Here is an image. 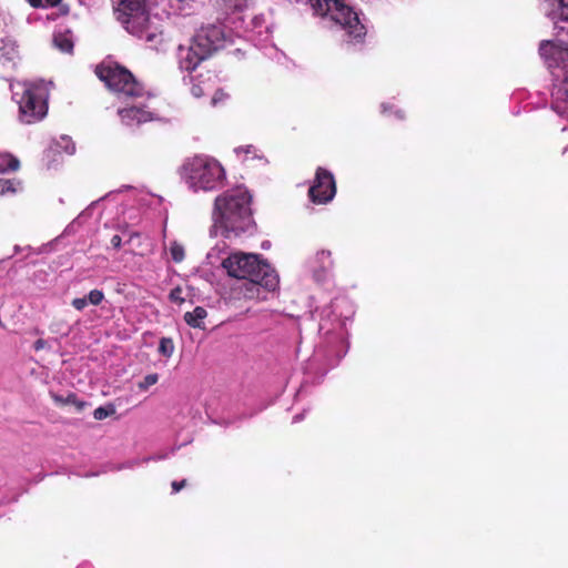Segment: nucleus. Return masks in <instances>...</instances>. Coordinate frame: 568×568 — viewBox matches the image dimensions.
Returning a JSON list of instances; mask_svg holds the SVG:
<instances>
[{
    "mask_svg": "<svg viewBox=\"0 0 568 568\" xmlns=\"http://www.w3.org/2000/svg\"><path fill=\"white\" fill-rule=\"evenodd\" d=\"M252 203L253 195L244 185L227 189L217 195L212 212L215 235L226 240L252 236L257 230Z\"/></svg>",
    "mask_w": 568,
    "mask_h": 568,
    "instance_id": "nucleus-1",
    "label": "nucleus"
},
{
    "mask_svg": "<svg viewBox=\"0 0 568 568\" xmlns=\"http://www.w3.org/2000/svg\"><path fill=\"white\" fill-rule=\"evenodd\" d=\"M539 54L554 78L559 81L552 91L556 108L568 111V39L541 41Z\"/></svg>",
    "mask_w": 568,
    "mask_h": 568,
    "instance_id": "nucleus-2",
    "label": "nucleus"
},
{
    "mask_svg": "<svg viewBox=\"0 0 568 568\" xmlns=\"http://www.w3.org/2000/svg\"><path fill=\"white\" fill-rule=\"evenodd\" d=\"M222 266L230 276L248 280L268 291H274L278 285L275 270L268 263L260 261L256 254L234 253L223 260Z\"/></svg>",
    "mask_w": 568,
    "mask_h": 568,
    "instance_id": "nucleus-3",
    "label": "nucleus"
},
{
    "mask_svg": "<svg viewBox=\"0 0 568 568\" xmlns=\"http://www.w3.org/2000/svg\"><path fill=\"white\" fill-rule=\"evenodd\" d=\"M94 74L105 88L119 98L135 99L144 95V85L119 62L104 59L94 68Z\"/></svg>",
    "mask_w": 568,
    "mask_h": 568,
    "instance_id": "nucleus-4",
    "label": "nucleus"
},
{
    "mask_svg": "<svg viewBox=\"0 0 568 568\" xmlns=\"http://www.w3.org/2000/svg\"><path fill=\"white\" fill-rule=\"evenodd\" d=\"M186 179L191 186L204 191L214 190L225 180V171L221 163L209 156L197 155L184 165Z\"/></svg>",
    "mask_w": 568,
    "mask_h": 568,
    "instance_id": "nucleus-5",
    "label": "nucleus"
},
{
    "mask_svg": "<svg viewBox=\"0 0 568 568\" xmlns=\"http://www.w3.org/2000/svg\"><path fill=\"white\" fill-rule=\"evenodd\" d=\"M322 21L339 24L356 41H362L366 36V28L359 21L357 13L343 0H324Z\"/></svg>",
    "mask_w": 568,
    "mask_h": 568,
    "instance_id": "nucleus-6",
    "label": "nucleus"
},
{
    "mask_svg": "<svg viewBox=\"0 0 568 568\" xmlns=\"http://www.w3.org/2000/svg\"><path fill=\"white\" fill-rule=\"evenodd\" d=\"M48 93L43 85L27 87L19 100V112L22 122L31 124L42 120L48 112Z\"/></svg>",
    "mask_w": 568,
    "mask_h": 568,
    "instance_id": "nucleus-7",
    "label": "nucleus"
},
{
    "mask_svg": "<svg viewBox=\"0 0 568 568\" xmlns=\"http://www.w3.org/2000/svg\"><path fill=\"white\" fill-rule=\"evenodd\" d=\"M118 20L132 33L140 36L150 23L144 0H120L115 9Z\"/></svg>",
    "mask_w": 568,
    "mask_h": 568,
    "instance_id": "nucleus-8",
    "label": "nucleus"
},
{
    "mask_svg": "<svg viewBox=\"0 0 568 568\" xmlns=\"http://www.w3.org/2000/svg\"><path fill=\"white\" fill-rule=\"evenodd\" d=\"M224 36L217 26L201 28L194 36L192 44L202 57H210L213 52L223 47Z\"/></svg>",
    "mask_w": 568,
    "mask_h": 568,
    "instance_id": "nucleus-9",
    "label": "nucleus"
},
{
    "mask_svg": "<svg viewBox=\"0 0 568 568\" xmlns=\"http://www.w3.org/2000/svg\"><path fill=\"white\" fill-rule=\"evenodd\" d=\"M550 19L557 38L568 39V0H550Z\"/></svg>",
    "mask_w": 568,
    "mask_h": 568,
    "instance_id": "nucleus-10",
    "label": "nucleus"
},
{
    "mask_svg": "<svg viewBox=\"0 0 568 568\" xmlns=\"http://www.w3.org/2000/svg\"><path fill=\"white\" fill-rule=\"evenodd\" d=\"M119 115L126 125L141 124L152 120L151 112L138 106L123 108L119 110Z\"/></svg>",
    "mask_w": 568,
    "mask_h": 568,
    "instance_id": "nucleus-11",
    "label": "nucleus"
},
{
    "mask_svg": "<svg viewBox=\"0 0 568 568\" xmlns=\"http://www.w3.org/2000/svg\"><path fill=\"white\" fill-rule=\"evenodd\" d=\"M18 58L19 50L16 40L9 37L2 38L0 47V63H14Z\"/></svg>",
    "mask_w": 568,
    "mask_h": 568,
    "instance_id": "nucleus-12",
    "label": "nucleus"
},
{
    "mask_svg": "<svg viewBox=\"0 0 568 568\" xmlns=\"http://www.w3.org/2000/svg\"><path fill=\"white\" fill-rule=\"evenodd\" d=\"M336 194V182L333 174L322 169V204L333 200Z\"/></svg>",
    "mask_w": 568,
    "mask_h": 568,
    "instance_id": "nucleus-13",
    "label": "nucleus"
},
{
    "mask_svg": "<svg viewBox=\"0 0 568 568\" xmlns=\"http://www.w3.org/2000/svg\"><path fill=\"white\" fill-rule=\"evenodd\" d=\"M207 57H202L197 50H195V47L193 44L190 45L186 55L181 61V67L192 72L196 69V67L205 60Z\"/></svg>",
    "mask_w": 568,
    "mask_h": 568,
    "instance_id": "nucleus-14",
    "label": "nucleus"
},
{
    "mask_svg": "<svg viewBox=\"0 0 568 568\" xmlns=\"http://www.w3.org/2000/svg\"><path fill=\"white\" fill-rule=\"evenodd\" d=\"M207 316V312L202 306H196L192 312L184 314V321L187 325L194 328H204V318Z\"/></svg>",
    "mask_w": 568,
    "mask_h": 568,
    "instance_id": "nucleus-15",
    "label": "nucleus"
},
{
    "mask_svg": "<svg viewBox=\"0 0 568 568\" xmlns=\"http://www.w3.org/2000/svg\"><path fill=\"white\" fill-rule=\"evenodd\" d=\"M51 398L60 406L74 405L79 412H81L85 406V403L80 400L74 393H69L67 396L51 394Z\"/></svg>",
    "mask_w": 568,
    "mask_h": 568,
    "instance_id": "nucleus-16",
    "label": "nucleus"
},
{
    "mask_svg": "<svg viewBox=\"0 0 568 568\" xmlns=\"http://www.w3.org/2000/svg\"><path fill=\"white\" fill-rule=\"evenodd\" d=\"M20 169V161L10 153H0V173L8 171H18Z\"/></svg>",
    "mask_w": 568,
    "mask_h": 568,
    "instance_id": "nucleus-17",
    "label": "nucleus"
},
{
    "mask_svg": "<svg viewBox=\"0 0 568 568\" xmlns=\"http://www.w3.org/2000/svg\"><path fill=\"white\" fill-rule=\"evenodd\" d=\"M54 45L64 53H71L73 50V41L65 33H58L53 38Z\"/></svg>",
    "mask_w": 568,
    "mask_h": 568,
    "instance_id": "nucleus-18",
    "label": "nucleus"
},
{
    "mask_svg": "<svg viewBox=\"0 0 568 568\" xmlns=\"http://www.w3.org/2000/svg\"><path fill=\"white\" fill-rule=\"evenodd\" d=\"M308 196L313 203H320V166L315 170L314 182L308 190Z\"/></svg>",
    "mask_w": 568,
    "mask_h": 568,
    "instance_id": "nucleus-19",
    "label": "nucleus"
},
{
    "mask_svg": "<svg viewBox=\"0 0 568 568\" xmlns=\"http://www.w3.org/2000/svg\"><path fill=\"white\" fill-rule=\"evenodd\" d=\"M20 181L9 180V179H0V195H4L7 193H16L18 186H20Z\"/></svg>",
    "mask_w": 568,
    "mask_h": 568,
    "instance_id": "nucleus-20",
    "label": "nucleus"
},
{
    "mask_svg": "<svg viewBox=\"0 0 568 568\" xmlns=\"http://www.w3.org/2000/svg\"><path fill=\"white\" fill-rule=\"evenodd\" d=\"M158 351L164 357H171L174 352L173 341L169 337H162L160 339Z\"/></svg>",
    "mask_w": 568,
    "mask_h": 568,
    "instance_id": "nucleus-21",
    "label": "nucleus"
},
{
    "mask_svg": "<svg viewBox=\"0 0 568 568\" xmlns=\"http://www.w3.org/2000/svg\"><path fill=\"white\" fill-rule=\"evenodd\" d=\"M170 254L174 262L180 263L185 256L184 247L181 244L173 242L170 246Z\"/></svg>",
    "mask_w": 568,
    "mask_h": 568,
    "instance_id": "nucleus-22",
    "label": "nucleus"
},
{
    "mask_svg": "<svg viewBox=\"0 0 568 568\" xmlns=\"http://www.w3.org/2000/svg\"><path fill=\"white\" fill-rule=\"evenodd\" d=\"M114 413H115V409L111 405L110 406H100V407L94 409L93 417L97 420H102V419L109 417L110 415H112Z\"/></svg>",
    "mask_w": 568,
    "mask_h": 568,
    "instance_id": "nucleus-23",
    "label": "nucleus"
},
{
    "mask_svg": "<svg viewBox=\"0 0 568 568\" xmlns=\"http://www.w3.org/2000/svg\"><path fill=\"white\" fill-rule=\"evenodd\" d=\"M87 298L89 304L97 306L104 300V293L101 290H92L89 292Z\"/></svg>",
    "mask_w": 568,
    "mask_h": 568,
    "instance_id": "nucleus-24",
    "label": "nucleus"
},
{
    "mask_svg": "<svg viewBox=\"0 0 568 568\" xmlns=\"http://www.w3.org/2000/svg\"><path fill=\"white\" fill-rule=\"evenodd\" d=\"M183 290L180 286L174 287L170 294L169 298L172 303H175L178 305H181L184 303L185 298L183 297Z\"/></svg>",
    "mask_w": 568,
    "mask_h": 568,
    "instance_id": "nucleus-25",
    "label": "nucleus"
},
{
    "mask_svg": "<svg viewBox=\"0 0 568 568\" xmlns=\"http://www.w3.org/2000/svg\"><path fill=\"white\" fill-rule=\"evenodd\" d=\"M159 379L158 374H149L144 377V379L139 384L141 389H148L150 386L154 385Z\"/></svg>",
    "mask_w": 568,
    "mask_h": 568,
    "instance_id": "nucleus-26",
    "label": "nucleus"
},
{
    "mask_svg": "<svg viewBox=\"0 0 568 568\" xmlns=\"http://www.w3.org/2000/svg\"><path fill=\"white\" fill-rule=\"evenodd\" d=\"M88 298L87 296L84 297H77V298H73L72 302H71V305L77 310V311H82L87 305H88Z\"/></svg>",
    "mask_w": 568,
    "mask_h": 568,
    "instance_id": "nucleus-27",
    "label": "nucleus"
},
{
    "mask_svg": "<svg viewBox=\"0 0 568 568\" xmlns=\"http://www.w3.org/2000/svg\"><path fill=\"white\" fill-rule=\"evenodd\" d=\"M230 6H232L236 10H242L244 7L247 6V2L250 0H225Z\"/></svg>",
    "mask_w": 568,
    "mask_h": 568,
    "instance_id": "nucleus-28",
    "label": "nucleus"
},
{
    "mask_svg": "<svg viewBox=\"0 0 568 568\" xmlns=\"http://www.w3.org/2000/svg\"><path fill=\"white\" fill-rule=\"evenodd\" d=\"M191 93L194 98H201L205 94L204 89L200 84H193Z\"/></svg>",
    "mask_w": 568,
    "mask_h": 568,
    "instance_id": "nucleus-29",
    "label": "nucleus"
},
{
    "mask_svg": "<svg viewBox=\"0 0 568 568\" xmlns=\"http://www.w3.org/2000/svg\"><path fill=\"white\" fill-rule=\"evenodd\" d=\"M172 490L173 493H179L182 488H184L186 486V479H182L180 481H172Z\"/></svg>",
    "mask_w": 568,
    "mask_h": 568,
    "instance_id": "nucleus-30",
    "label": "nucleus"
},
{
    "mask_svg": "<svg viewBox=\"0 0 568 568\" xmlns=\"http://www.w3.org/2000/svg\"><path fill=\"white\" fill-rule=\"evenodd\" d=\"M111 244L114 248L119 250L121 247V244H122V239L120 235L115 234L112 236L111 239Z\"/></svg>",
    "mask_w": 568,
    "mask_h": 568,
    "instance_id": "nucleus-31",
    "label": "nucleus"
},
{
    "mask_svg": "<svg viewBox=\"0 0 568 568\" xmlns=\"http://www.w3.org/2000/svg\"><path fill=\"white\" fill-rule=\"evenodd\" d=\"M45 345H47V342H45L44 339H42V338H39V339H37V341L34 342V344H33V348H34L36 351H40V349L44 348V347H45Z\"/></svg>",
    "mask_w": 568,
    "mask_h": 568,
    "instance_id": "nucleus-32",
    "label": "nucleus"
},
{
    "mask_svg": "<svg viewBox=\"0 0 568 568\" xmlns=\"http://www.w3.org/2000/svg\"><path fill=\"white\" fill-rule=\"evenodd\" d=\"M29 3L33 8H45L43 0H29Z\"/></svg>",
    "mask_w": 568,
    "mask_h": 568,
    "instance_id": "nucleus-33",
    "label": "nucleus"
},
{
    "mask_svg": "<svg viewBox=\"0 0 568 568\" xmlns=\"http://www.w3.org/2000/svg\"><path fill=\"white\" fill-rule=\"evenodd\" d=\"M61 2V0H45V8H54L57 7L59 3Z\"/></svg>",
    "mask_w": 568,
    "mask_h": 568,
    "instance_id": "nucleus-34",
    "label": "nucleus"
},
{
    "mask_svg": "<svg viewBox=\"0 0 568 568\" xmlns=\"http://www.w3.org/2000/svg\"><path fill=\"white\" fill-rule=\"evenodd\" d=\"M312 1V7L314 9V12L317 13V10L320 8V0H311Z\"/></svg>",
    "mask_w": 568,
    "mask_h": 568,
    "instance_id": "nucleus-35",
    "label": "nucleus"
},
{
    "mask_svg": "<svg viewBox=\"0 0 568 568\" xmlns=\"http://www.w3.org/2000/svg\"><path fill=\"white\" fill-rule=\"evenodd\" d=\"M396 115L399 118V119H405V115L402 111H397L396 112Z\"/></svg>",
    "mask_w": 568,
    "mask_h": 568,
    "instance_id": "nucleus-36",
    "label": "nucleus"
},
{
    "mask_svg": "<svg viewBox=\"0 0 568 568\" xmlns=\"http://www.w3.org/2000/svg\"><path fill=\"white\" fill-rule=\"evenodd\" d=\"M325 253L326 252L324 250L321 251L322 257L325 255Z\"/></svg>",
    "mask_w": 568,
    "mask_h": 568,
    "instance_id": "nucleus-37",
    "label": "nucleus"
}]
</instances>
